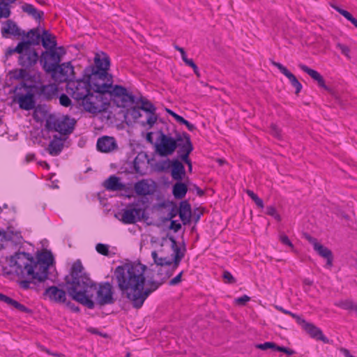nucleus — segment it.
Segmentation results:
<instances>
[{
	"mask_svg": "<svg viewBox=\"0 0 357 357\" xmlns=\"http://www.w3.org/2000/svg\"><path fill=\"white\" fill-rule=\"evenodd\" d=\"M336 47L341 51V53L344 54L347 59H351L350 49L348 46L340 43H337L336 44Z\"/></svg>",
	"mask_w": 357,
	"mask_h": 357,
	"instance_id": "46",
	"label": "nucleus"
},
{
	"mask_svg": "<svg viewBox=\"0 0 357 357\" xmlns=\"http://www.w3.org/2000/svg\"><path fill=\"white\" fill-rule=\"evenodd\" d=\"M151 256L155 264L159 267L170 266L172 264V261L166 257H159L156 251H153Z\"/></svg>",
	"mask_w": 357,
	"mask_h": 357,
	"instance_id": "37",
	"label": "nucleus"
},
{
	"mask_svg": "<svg viewBox=\"0 0 357 357\" xmlns=\"http://www.w3.org/2000/svg\"><path fill=\"white\" fill-rule=\"evenodd\" d=\"M140 110L141 109L139 108V107H133L130 112L131 116L135 119L141 117L142 114L140 113Z\"/></svg>",
	"mask_w": 357,
	"mask_h": 357,
	"instance_id": "57",
	"label": "nucleus"
},
{
	"mask_svg": "<svg viewBox=\"0 0 357 357\" xmlns=\"http://www.w3.org/2000/svg\"><path fill=\"white\" fill-rule=\"evenodd\" d=\"M250 300V298L246 295L239 297L235 300L236 304L240 305H244L248 301Z\"/></svg>",
	"mask_w": 357,
	"mask_h": 357,
	"instance_id": "53",
	"label": "nucleus"
},
{
	"mask_svg": "<svg viewBox=\"0 0 357 357\" xmlns=\"http://www.w3.org/2000/svg\"><path fill=\"white\" fill-rule=\"evenodd\" d=\"M304 330L312 338L321 340L324 343H329V340L323 334L321 330L315 325L311 323L305 324V328Z\"/></svg>",
	"mask_w": 357,
	"mask_h": 357,
	"instance_id": "23",
	"label": "nucleus"
},
{
	"mask_svg": "<svg viewBox=\"0 0 357 357\" xmlns=\"http://www.w3.org/2000/svg\"><path fill=\"white\" fill-rule=\"evenodd\" d=\"M298 67L307 75H309L313 79L317 82L319 86L326 90H328V86L325 84V81L323 77L316 70L310 68L304 64H299Z\"/></svg>",
	"mask_w": 357,
	"mask_h": 357,
	"instance_id": "26",
	"label": "nucleus"
},
{
	"mask_svg": "<svg viewBox=\"0 0 357 357\" xmlns=\"http://www.w3.org/2000/svg\"><path fill=\"white\" fill-rule=\"evenodd\" d=\"M182 274H183V271H181V273H179L176 277H174V278H172L169 284V285L171 286H174V285H176L178 284V283H180L181 282V276H182Z\"/></svg>",
	"mask_w": 357,
	"mask_h": 357,
	"instance_id": "54",
	"label": "nucleus"
},
{
	"mask_svg": "<svg viewBox=\"0 0 357 357\" xmlns=\"http://www.w3.org/2000/svg\"><path fill=\"white\" fill-rule=\"evenodd\" d=\"M68 292L73 299L85 305L89 309L95 307L93 289L96 283L84 273V267L79 260L76 261L72 266L70 275L66 278Z\"/></svg>",
	"mask_w": 357,
	"mask_h": 357,
	"instance_id": "3",
	"label": "nucleus"
},
{
	"mask_svg": "<svg viewBox=\"0 0 357 357\" xmlns=\"http://www.w3.org/2000/svg\"><path fill=\"white\" fill-rule=\"evenodd\" d=\"M65 140V137H58L56 135H54L48 145V153L51 155H58L63 149V142Z\"/></svg>",
	"mask_w": 357,
	"mask_h": 357,
	"instance_id": "21",
	"label": "nucleus"
},
{
	"mask_svg": "<svg viewBox=\"0 0 357 357\" xmlns=\"http://www.w3.org/2000/svg\"><path fill=\"white\" fill-rule=\"evenodd\" d=\"M157 139L155 142V151L160 156L172 155L176 149L181 146L184 141L183 133H177L175 137L170 134H165L162 130L157 132Z\"/></svg>",
	"mask_w": 357,
	"mask_h": 357,
	"instance_id": "5",
	"label": "nucleus"
},
{
	"mask_svg": "<svg viewBox=\"0 0 357 357\" xmlns=\"http://www.w3.org/2000/svg\"><path fill=\"white\" fill-rule=\"evenodd\" d=\"M95 296L93 295L95 301L97 305L104 306L107 305H112L116 302L114 298V289L112 284L109 282H100L98 287L96 285Z\"/></svg>",
	"mask_w": 357,
	"mask_h": 357,
	"instance_id": "9",
	"label": "nucleus"
},
{
	"mask_svg": "<svg viewBox=\"0 0 357 357\" xmlns=\"http://www.w3.org/2000/svg\"><path fill=\"white\" fill-rule=\"evenodd\" d=\"M146 155L143 153L137 154L133 161V167L136 173L144 174V168L146 167Z\"/></svg>",
	"mask_w": 357,
	"mask_h": 357,
	"instance_id": "29",
	"label": "nucleus"
},
{
	"mask_svg": "<svg viewBox=\"0 0 357 357\" xmlns=\"http://www.w3.org/2000/svg\"><path fill=\"white\" fill-rule=\"evenodd\" d=\"M22 10L31 15L36 20H40L43 17L44 13L43 11L38 10L32 4L24 3L22 6Z\"/></svg>",
	"mask_w": 357,
	"mask_h": 357,
	"instance_id": "35",
	"label": "nucleus"
},
{
	"mask_svg": "<svg viewBox=\"0 0 357 357\" xmlns=\"http://www.w3.org/2000/svg\"><path fill=\"white\" fill-rule=\"evenodd\" d=\"M0 301L4 302L8 305L13 307V308L25 313H31V310L26 307L24 305L20 303L18 301L0 293Z\"/></svg>",
	"mask_w": 357,
	"mask_h": 357,
	"instance_id": "27",
	"label": "nucleus"
},
{
	"mask_svg": "<svg viewBox=\"0 0 357 357\" xmlns=\"http://www.w3.org/2000/svg\"><path fill=\"white\" fill-rule=\"evenodd\" d=\"M61 61L59 52L55 48L50 49V51L43 52L40 59V63L46 73H48L52 69L56 68Z\"/></svg>",
	"mask_w": 357,
	"mask_h": 357,
	"instance_id": "13",
	"label": "nucleus"
},
{
	"mask_svg": "<svg viewBox=\"0 0 357 357\" xmlns=\"http://www.w3.org/2000/svg\"><path fill=\"white\" fill-rule=\"evenodd\" d=\"M59 102L64 107H68L71 105V100L69 97L66 94H62L59 97Z\"/></svg>",
	"mask_w": 357,
	"mask_h": 357,
	"instance_id": "49",
	"label": "nucleus"
},
{
	"mask_svg": "<svg viewBox=\"0 0 357 357\" xmlns=\"http://www.w3.org/2000/svg\"><path fill=\"white\" fill-rule=\"evenodd\" d=\"M272 64L277 67L280 70V71L286 77L291 73L289 70H288V69L286 67H284L280 63L272 61Z\"/></svg>",
	"mask_w": 357,
	"mask_h": 357,
	"instance_id": "50",
	"label": "nucleus"
},
{
	"mask_svg": "<svg viewBox=\"0 0 357 357\" xmlns=\"http://www.w3.org/2000/svg\"><path fill=\"white\" fill-rule=\"evenodd\" d=\"M179 217L184 225L189 223L190 221L191 206L186 201L182 202L180 204Z\"/></svg>",
	"mask_w": 357,
	"mask_h": 357,
	"instance_id": "28",
	"label": "nucleus"
},
{
	"mask_svg": "<svg viewBox=\"0 0 357 357\" xmlns=\"http://www.w3.org/2000/svg\"><path fill=\"white\" fill-rule=\"evenodd\" d=\"M247 194L255 202V204H257V206L259 208L264 207V204H263L262 199H261L259 197H258V196L256 194H255L254 192H252V190H248Z\"/></svg>",
	"mask_w": 357,
	"mask_h": 357,
	"instance_id": "43",
	"label": "nucleus"
},
{
	"mask_svg": "<svg viewBox=\"0 0 357 357\" xmlns=\"http://www.w3.org/2000/svg\"><path fill=\"white\" fill-rule=\"evenodd\" d=\"M40 40L43 46L46 49L55 48L56 42L55 37L50 34L47 31L44 30Z\"/></svg>",
	"mask_w": 357,
	"mask_h": 357,
	"instance_id": "34",
	"label": "nucleus"
},
{
	"mask_svg": "<svg viewBox=\"0 0 357 357\" xmlns=\"http://www.w3.org/2000/svg\"><path fill=\"white\" fill-rule=\"evenodd\" d=\"M5 232L6 242L10 241L15 245L21 244L22 241V236L21 232L13 229L8 227Z\"/></svg>",
	"mask_w": 357,
	"mask_h": 357,
	"instance_id": "31",
	"label": "nucleus"
},
{
	"mask_svg": "<svg viewBox=\"0 0 357 357\" xmlns=\"http://www.w3.org/2000/svg\"><path fill=\"white\" fill-rule=\"evenodd\" d=\"M27 68L17 69L12 72L13 77L15 79H28L30 77L29 73L26 71Z\"/></svg>",
	"mask_w": 357,
	"mask_h": 357,
	"instance_id": "38",
	"label": "nucleus"
},
{
	"mask_svg": "<svg viewBox=\"0 0 357 357\" xmlns=\"http://www.w3.org/2000/svg\"><path fill=\"white\" fill-rule=\"evenodd\" d=\"M40 93L45 99L51 100L57 95L58 86L55 84L42 86Z\"/></svg>",
	"mask_w": 357,
	"mask_h": 357,
	"instance_id": "30",
	"label": "nucleus"
},
{
	"mask_svg": "<svg viewBox=\"0 0 357 357\" xmlns=\"http://www.w3.org/2000/svg\"><path fill=\"white\" fill-rule=\"evenodd\" d=\"M23 36H26L27 40H22L17 45L16 50H20L23 47H31V45H37L40 43L41 36L38 28L32 29L29 31Z\"/></svg>",
	"mask_w": 357,
	"mask_h": 357,
	"instance_id": "19",
	"label": "nucleus"
},
{
	"mask_svg": "<svg viewBox=\"0 0 357 357\" xmlns=\"http://www.w3.org/2000/svg\"><path fill=\"white\" fill-rule=\"evenodd\" d=\"M43 296L50 301L55 303H65L66 302V292L56 286H51L45 289Z\"/></svg>",
	"mask_w": 357,
	"mask_h": 357,
	"instance_id": "15",
	"label": "nucleus"
},
{
	"mask_svg": "<svg viewBox=\"0 0 357 357\" xmlns=\"http://www.w3.org/2000/svg\"><path fill=\"white\" fill-rule=\"evenodd\" d=\"M50 73L52 79L58 82H68L73 81L71 78L74 75V68L70 62L63 63L56 66V68L52 69Z\"/></svg>",
	"mask_w": 357,
	"mask_h": 357,
	"instance_id": "12",
	"label": "nucleus"
},
{
	"mask_svg": "<svg viewBox=\"0 0 357 357\" xmlns=\"http://www.w3.org/2000/svg\"><path fill=\"white\" fill-rule=\"evenodd\" d=\"M174 118L178 123H179L181 124H184L186 121L183 117H182L181 116H180L178 114H174Z\"/></svg>",
	"mask_w": 357,
	"mask_h": 357,
	"instance_id": "63",
	"label": "nucleus"
},
{
	"mask_svg": "<svg viewBox=\"0 0 357 357\" xmlns=\"http://www.w3.org/2000/svg\"><path fill=\"white\" fill-rule=\"evenodd\" d=\"M122 100L125 102H130L133 103L135 102V97L131 93H129L128 91L126 90V95H123L121 96Z\"/></svg>",
	"mask_w": 357,
	"mask_h": 357,
	"instance_id": "56",
	"label": "nucleus"
},
{
	"mask_svg": "<svg viewBox=\"0 0 357 357\" xmlns=\"http://www.w3.org/2000/svg\"><path fill=\"white\" fill-rule=\"evenodd\" d=\"M105 94L101 93H96L94 91H91L86 96V98L79 102L84 109L90 113L96 114L105 110V106L107 104V98H104Z\"/></svg>",
	"mask_w": 357,
	"mask_h": 357,
	"instance_id": "10",
	"label": "nucleus"
},
{
	"mask_svg": "<svg viewBox=\"0 0 357 357\" xmlns=\"http://www.w3.org/2000/svg\"><path fill=\"white\" fill-rule=\"evenodd\" d=\"M139 101L141 102L139 108L141 110L144 111L147 113V119L146 121H142L143 126L149 125V127H152L157 121V116L155 114L156 107L147 99L140 98Z\"/></svg>",
	"mask_w": 357,
	"mask_h": 357,
	"instance_id": "16",
	"label": "nucleus"
},
{
	"mask_svg": "<svg viewBox=\"0 0 357 357\" xmlns=\"http://www.w3.org/2000/svg\"><path fill=\"white\" fill-rule=\"evenodd\" d=\"M104 188L109 191H119L125 188V185L120 181V178L116 176H110L104 181Z\"/></svg>",
	"mask_w": 357,
	"mask_h": 357,
	"instance_id": "24",
	"label": "nucleus"
},
{
	"mask_svg": "<svg viewBox=\"0 0 357 357\" xmlns=\"http://www.w3.org/2000/svg\"><path fill=\"white\" fill-rule=\"evenodd\" d=\"M75 121L68 116L50 115L45 122V128L49 131H55L62 135L73 132Z\"/></svg>",
	"mask_w": 357,
	"mask_h": 357,
	"instance_id": "6",
	"label": "nucleus"
},
{
	"mask_svg": "<svg viewBox=\"0 0 357 357\" xmlns=\"http://www.w3.org/2000/svg\"><path fill=\"white\" fill-rule=\"evenodd\" d=\"M187 66H190L192 68L194 73L198 77H200L199 68L192 59L187 64Z\"/></svg>",
	"mask_w": 357,
	"mask_h": 357,
	"instance_id": "58",
	"label": "nucleus"
},
{
	"mask_svg": "<svg viewBox=\"0 0 357 357\" xmlns=\"http://www.w3.org/2000/svg\"><path fill=\"white\" fill-rule=\"evenodd\" d=\"M33 85H28L24 81L15 88V100L19 104L20 108L31 110L35 107Z\"/></svg>",
	"mask_w": 357,
	"mask_h": 357,
	"instance_id": "7",
	"label": "nucleus"
},
{
	"mask_svg": "<svg viewBox=\"0 0 357 357\" xmlns=\"http://www.w3.org/2000/svg\"><path fill=\"white\" fill-rule=\"evenodd\" d=\"M96 146L97 149L102 153H111L119 148L115 138L107 135L98 139Z\"/></svg>",
	"mask_w": 357,
	"mask_h": 357,
	"instance_id": "17",
	"label": "nucleus"
},
{
	"mask_svg": "<svg viewBox=\"0 0 357 357\" xmlns=\"http://www.w3.org/2000/svg\"><path fill=\"white\" fill-rule=\"evenodd\" d=\"M290 316H291L293 318H294L296 320L297 323L302 326L303 329L305 328V324H309L307 321H305V320L302 319L300 316H298L294 313H291Z\"/></svg>",
	"mask_w": 357,
	"mask_h": 357,
	"instance_id": "52",
	"label": "nucleus"
},
{
	"mask_svg": "<svg viewBox=\"0 0 357 357\" xmlns=\"http://www.w3.org/2000/svg\"><path fill=\"white\" fill-rule=\"evenodd\" d=\"M333 8L341 15H342L347 20H349L353 16L352 15L344 9L340 8L337 6H333Z\"/></svg>",
	"mask_w": 357,
	"mask_h": 357,
	"instance_id": "51",
	"label": "nucleus"
},
{
	"mask_svg": "<svg viewBox=\"0 0 357 357\" xmlns=\"http://www.w3.org/2000/svg\"><path fill=\"white\" fill-rule=\"evenodd\" d=\"M1 33L3 36L5 34L14 36H21L25 34L24 31H21L16 23L11 20H8L4 26L1 28Z\"/></svg>",
	"mask_w": 357,
	"mask_h": 357,
	"instance_id": "25",
	"label": "nucleus"
},
{
	"mask_svg": "<svg viewBox=\"0 0 357 357\" xmlns=\"http://www.w3.org/2000/svg\"><path fill=\"white\" fill-rule=\"evenodd\" d=\"M110 66L109 56L103 52L96 53L94 65L86 70L91 89L105 94L112 88V77L108 73Z\"/></svg>",
	"mask_w": 357,
	"mask_h": 357,
	"instance_id": "4",
	"label": "nucleus"
},
{
	"mask_svg": "<svg viewBox=\"0 0 357 357\" xmlns=\"http://www.w3.org/2000/svg\"><path fill=\"white\" fill-rule=\"evenodd\" d=\"M10 15V8L8 3H0V19L7 18Z\"/></svg>",
	"mask_w": 357,
	"mask_h": 357,
	"instance_id": "42",
	"label": "nucleus"
},
{
	"mask_svg": "<svg viewBox=\"0 0 357 357\" xmlns=\"http://www.w3.org/2000/svg\"><path fill=\"white\" fill-rule=\"evenodd\" d=\"M223 278L226 280L228 283H234L236 282L235 278L232 276V275L228 272L225 271L223 273Z\"/></svg>",
	"mask_w": 357,
	"mask_h": 357,
	"instance_id": "55",
	"label": "nucleus"
},
{
	"mask_svg": "<svg viewBox=\"0 0 357 357\" xmlns=\"http://www.w3.org/2000/svg\"><path fill=\"white\" fill-rule=\"evenodd\" d=\"M279 240L282 244L287 245L289 248H291L292 250H294L293 244L291 243L289 237L286 234H284L283 232H280Z\"/></svg>",
	"mask_w": 357,
	"mask_h": 357,
	"instance_id": "47",
	"label": "nucleus"
},
{
	"mask_svg": "<svg viewBox=\"0 0 357 357\" xmlns=\"http://www.w3.org/2000/svg\"><path fill=\"white\" fill-rule=\"evenodd\" d=\"M287 77L289 79L291 85L296 88V94H298L299 92L301 91L302 89V85L299 82V81L298 80V79L296 77V76L290 73L287 76Z\"/></svg>",
	"mask_w": 357,
	"mask_h": 357,
	"instance_id": "40",
	"label": "nucleus"
},
{
	"mask_svg": "<svg viewBox=\"0 0 357 357\" xmlns=\"http://www.w3.org/2000/svg\"><path fill=\"white\" fill-rule=\"evenodd\" d=\"M185 175L184 165L178 160H174L172 162L171 176L175 181H180Z\"/></svg>",
	"mask_w": 357,
	"mask_h": 357,
	"instance_id": "22",
	"label": "nucleus"
},
{
	"mask_svg": "<svg viewBox=\"0 0 357 357\" xmlns=\"http://www.w3.org/2000/svg\"><path fill=\"white\" fill-rule=\"evenodd\" d=\"M36 261L26 252L16 253L12 257L11 266L14 267L16 274L24 278L20 281V286L23 289H32L38 291L40 284H43L48 278V270L53 263L52 252L43 251L37 255Z\"/></svg>",
	"mask_w": 357,
	"mask_h": 357,
	"instance_id": "2",
	"label": "nucleus"
},
{
	"mask_svg": "<svg viewBox=\"0 0 357 357\" xmlns=\"http://www.w3.org/2000/svg\"><path fill=\"white\" fill-rule=\"evenodd\" d=\"M184 142L181 145L178 151V157L185 162L189 159V155L193 150V146L190 140V135L186 132H183Z\"/></svg>",
	"mask_w": 357,
	"mask_h": 357,
	"instance_id": "20",
	"label": "nucleus"
},
{
	"mask_svg": "<svg viewBox=\"0 0 357 357\" xmlns=\"http://www.w3.org/2000/svg\"><path fill=\"white\" fill-rule=\"evenodd\" d=\"M91 90L90 83L88 80H73L67 84L68 93L79 103L82 102Z\"/></svg>",
	"mask_w": 357,
	"mask_h": 357,
	"instance_id": "11",
	"label": "nucleus"
},
{
	"mask_svg": "<svg viewBox=\"0 0 357 357\" xmlns=\"http://www.w3.org/2000/svg\"><path fill=\"white\" fill-rule=\"evenodd\" d=\"M153 133L152 132H149L146 133V140L151 144H155V143L153 142Z\"/></svg>",
	"mask_w": 357,
	"mask_h": 357,
	"instance_id": "62",
	"label": "nucleus"
},
{
	"mask_svg": "<svg viewBox=\"0 0 357 357\" xmlns=\"http://www.w3.org/2000/svg\"><path fill=\"white\" fill-rule=\"evenodd\" d=\"M181 228V225L180 223L177 222L176 220H172L170 224V229H173L175 232L178 231Z\"/></svg>",
	"mask_w": 357,
	"mask_h": 357,
	"instance_id": "60",
	"label": "nucleus"
},
{
	"mask_svg": "<svg viewBox=\"0 0 357 357\" xmlns=\"http://www.w3.org/2000/svg\"><path fill=\"white\" fill-rule=\"evenodd\" d=\"M269 215H271L277 222H280L282 220L280 213L273 206H269Z\"/></svg>",
	"mask_w": 357,
	"mask_h": 357,
	"instance_id": "48",
	"label": "nucleus"
},
{
	"mask_svg": "<svg viewBox=\"0 0 357 357\" xmlns=\"http://www.w3.org/2000/svg\"><path fill=\"white\" fill-rule=\"evenodd\" d=\"M16 49L17 46L15 47H8L5 52L6 59L17 53L19 54L18 64L22 68L29 69L37 63L39 56L34 48L23 47L20 51L16 50Z\"/></svg>",
	"mask_w": 357,
	"mask_h": 357,
	"instance_id": "8",
	"label": "nucleus"
},
{
	"mask_svg": "<svg viewBox=\"0 0 357 357\" xmlns=\"http://www.w3.org/2000/svg\"><path fill=\"white\" fill-rule=\"evenodd\" d=\"M304 236L305 239L313 245L314 250L317 253L320 257L326 259V266L331 268L333 266V256L331 250L319 243L317 238L311 236L310 235L305 234Z\"/></svg>",
	"mask_w": 357,
	"mask_h": 357,
	"instance_id": "14",
	"label": "nucleus"
},
{
	"mask_svg": "<svg viewBox=\"0 0 357 357\" xmlns=\"http://www.w3.org/2000/svg\"><path fill=\"white\" fill-rule=\"evenodd\" d=\"M340 351L344 356V357H354L350 354L349 350L346 348L342 347L340 349Z\"/></svg>",
	"mask_w": 357,
	"mask_h": 357,
	"instance_id": "61",
	"label": "nucleus"
},
{
	"mask_svg": "<svg viewBox=\"0 0 357 357\" xmlns=\"http://www.w3.org/2000/svg\"><path fill=\"white\" fill-rule=\"evenodd\" d=\"M269 133H271L274 137L279 140L282 139V130L275 124L271 125Z\"/></svg>",
	"mask_w": 357,
	"mask_h": 357,
	"instance_id": "45",
	"label": "nucleus"
},
{
	"mask_svg": "<svg viewBox=\"0 0 357 357\" xmlns=\"http://www.w3.org/2000/svg\"><path fill=\"white\" fill-rule=\"evenodd\" d=\"M169 240L172 242V248L174 251V268H176L181 259L184 257V252L181 251V248L177 245L176 241L174 237H169Z\"/></svg>",
	"mask_w": 357,
	"mask_h": 357,
	"instance_id": "32",
	"label": "nucleus"
},
{
	"mask_svg": "<svg viewBox=\"0 0 357 357\" xmlns=\"http://www.w3.org/2000/svg\"><path fill=\"white\" fill-rule=\"evenodd\" d=\"M188 192L187 185L181 182H176L173 185L172 193L175 198L183 199Z\"/></svg>",
	"mask_w": 357,
	"mask_h": 357,
	"instance_id": "36",
	"label": "nucleus"
},
{
	"mask_svg": "<svg viewBox=\"0 0 357 357\" xmlns=\"http://www.w3.org/2000/svg\"><path fill=\"white\" fill-rule=\"evenodd\" d=\"M169 266L158 267L156 278L149 280L146 287L144 273L146 266L141 263H126L118 266L114 270V277L122 296L131 303L133 307L139 309L149 296L172 275Z\"/></svg>",
	"mask_w": 357,
	"mask_h": 357,
	"instance_id": "1",
	"label": "nucleus"
},
{
	"mask_svg": "<svg viewBox=\"0 0 357 357\" xmlns=\"http://www.w3.org/2000/svg\"><path fill=\"white\" fill-rule=\"evenodd\" d=\"M183 125H185V126H186V127L188 128V129L190 131H191V132H192V131H194V130H196V127H195V125H193V124H192V123H190L189 121H188L187 120L185 121V123H184Z\"/></svg>",
	"mask_w": 357,
	"mask_h": 357,
	"instance_id": "64",
	"label": "nucleus"
},
{
	"mask_svg": "<svg viewBox=\"0 0 357 357\" xmlns=\"http://www.w3.org/2000/svg\"><path fill=\"white\" fill-rule=\"evenodd\" d=\"M5 243H6L4 230L0 229V250L3 248Z\"/></svg>",
	"mask_w": 357,
	"mask_h": 357,
	"instance_id": "59",
	"label": "nucleus"
},
{
	"mask_svg": "<svg viewBox=\"0 0 357 357\" xmlns=\"http://www.w3.org/2000/svg\"><path fill=\"white\" fill-rule=\"evenodd\" d=\"M112 91L109 89V93L114 94V96L117 97H121L123 95H126V89L122 86L120 85H116L114 87L112 86Z\"/></svg>",
	"mask_w": 357,
	"mask_h": 357,
	"instance_id": "41",
	"label": "nucleus"
},
{
	"mask_svg": "<svg viewBox=\"0 0 357 357\" xmlns=\"http://www.w3.org/2000/svg\"><path fill=\"white\" fill-rule=\"evenodd\" d=\"M143 214L140 208H128L123 211L121 221L124 224H134L141 220Z\"/></svg>",
	"mask_w": 357,
	"mask_h": 357,
	"instance_id": "18",
	"label": "nucleus"
},
{
	"mask_svg": "<svg viewBox=\"0 0 357 357\" xmlns=\"http://www.w3.org/2000/svg\"><path fill=\"white\" fill-rule=\"evenodd\" d=\"M269 349H272L276 351H280L286 354L287 356H291L295 354V351L292 349H288L284 347L278 346L273 342H269Z\"/></svg>",
	"mask_w": 357,
	"mask_h": 357,
	"instance_id": "39",
	"label": "nucleus"
},
{
	"mask_svg": "<svg viewBox=\"0 0 357 357\" xmlns=\"http://www.w3.org/2000/svg\"><path fill=\"white\" fill-rule=\"evenodd\" d=\"M134 189L138 195L146 196L151 193L150 185L146 180H141L135 184Z\"/></svg>",
	"mask_w": 357,
	"mask_h": 357,
	"instance_id": "33",
	"label": "nucleus"
},
{
	"mask_svg": "<svg viewBox=\"0 0 357 357\" xmlns=\"http://www.w3.org/2000/svg\"><path fill=\"white\" fill-rule=\"evenodd\" d=\"M96 251L104 256L109 255V245L103 243H98L96 246Z\"/></svg>",
	"mask_w": 357,
	"mask_h": 357,
	"instance_id": "44",
	"label": "nucleus"
}]
</instances>
